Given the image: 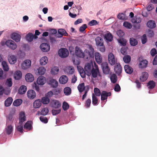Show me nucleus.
<instances>
[{
  "mask_svg": "<svg viewBox=\"0 0 157 157\" xmlns=\"http://www.w3.org/2000/svg\"><path fill=\"white\" fill-rule=\"evenodd\" d=\"M48 83L54 88H56L58 85V82L52 78H49L48 79Z\"/></svg>",
  "mask_w": 157,
  "mask_h": 157,
  "instance_id": "6e6552de",
  "label": "nucleus"
},
{
  "mask_svg": "<svg viewBox=\"0 0 157 157\" xmlns=\"http://www.w3.org/2000/svg\"><path fill=\"white\" fill-rule=\"evenodd\" d=\"M13 83L12 82V78H8L6 82V84L8 86L10 87L12 85Z\"/></svg>",
  "mask_w": 157,
  "mask_h": 157,
  "instance_id": "603ef678",
  "label": "nucleus"
},
{
  "mask_svg": "<svg viewBox=\"0 0 157 157\" xmlns=\"http://www.w3.org/2000/svg\"><path fill=\"white\" fill-rule=\"evenodd\" d=\"M8 60L10 63L14 64L16 62L17 59L15 56L13 55H11L9 56Z\"/></svg>",
  "mask_w": 157,
  "mask_h": 157,
  "instance_id": "412c9836",
  "label": "nucleus"
},
{
  "mask_svg": "<svg viewBox=\"0 0 157 157\" xmlns=\"http://www.w3.org/2000/svg\"><path fill=\"white\" fill-rule=\"evenodd\" d=\"M22 102V100L21 99H17L15 100L13 103V105L16 106H18L20 105Z\"/></svg>",
  "mask_w": 157,
  "mask_h": 157,
  "instance_id": "37998d69",
  "label": "nucleus"
},
{
  "mask_svg": "<svg viewBox=\"0 0 157 157\" xmlns=\"http://www.w3.org/2000/svg\"><path fill=\"white\" fill-rule=\"evenodd\" d=\"M108 60L109 63L112 65L115 64V60L113 54L112 53H109L108 56Z\"/></svg>",
  "mask_w": 157,
  "mask_h": 157,
  "instance_id": "9b49d317",
  "label": "nucleus"
},
{
  "mask_svg": "<svg viewBox=\"0 0 157 157\" xmlns=\"http://www.w3.org/2000/svg\"><path fill=\"white\" fill-rule=\"evenodd\" d=\"M94 55L95 60L97 62L98 64L101 63L102 61L101 55L99 53L96 52L95 53Z\"/></svg>",
  "mask_w": 157,
  "mask_h": 157,
  "instance_id": "a211bd4d",
  "label": "nucleus"
},
{
  "mask_svg": "<svg viewBox=\"0 0 157 157\" xmlns=\"http://www.w3.org/2000/svg\"><path fill=\"white\" fill-rule=\"evenodd\" d=\"M94 65L95 68L91 70V71L87 75L89 76L91 75L92 77L93 78H96L98 76V75L99 76H100V75L98 66L95 63H94Z\"/></svg>",
  "mask_w": 157,
  "mask_h": 157,
  "instance_id": "f257e3e1",
  "label": "nucleus"
},
{
  "mask_svg": "<svg viewBox=\"0 0 157 157\" xmlns=\"http://www.w3.org/2000/svg\"><path fill=\"white\" fill-rule=\"evenodd\" d=\"M22 76V73L20 71H17L14 75V78L15 79L19 80L20 79Z\"/></svg>",
  "mask_w": 157,
  "mask_h": 157,
  "instance_id": "4c0bfd02",
  "label": "nucleus"
},
{
  "mask_svg": "<svg viewBox=\"0 0 157 157\" xmlns=\"http://www.w3.org/2000/svg\"><path fill=\"white\" fill-rule=\"evenodd\" d=\"M117 18L121 20H125L126 17L125 14L123 13H119L117 16Z\"/></svg>",
  "mask_w": 157,
  "mask_h": 157,
  "instance_id": "5fc2aeb1",
  "label": "nucleus"
},
{
  "mask_svg": "<svg viewBox=\"0 0 157 157\" xmlns=\"http://www.w3.org/2000/svg\"><path fill=\"white\" fill-rule=\"evenodd\" d=\"M52 106L55 108H58L61 106L59 102L57 100H53L51 102Z\"/></svg>",
  "mask_w": 157,
  "mask_h": 157,
  "instance_id": "393cba45",
  "label": "nucleus"
},
{
  "mask_svg": "<svg viewBox=\"0 0 157 157\" xmlns=\"http://www.w3.org/2000/svg\"><path fill=\"white\" fill-rule=\"evenodd\" d=\"M41 101L43 104H47L49 103L50 99L47 97H44L42 98Z\"/></svg>",
  "mask_w": 157,
  "mask_h": 157,
  "instance_id": "a18cd8bd",
  "label": "nucleus"
},
{
  "mask_svg": "<svg viewBox=\"0 0 157 157\" xmlns=\"http://www.w3.org/2000/svg\"><path fill=\"white\" fill-rule=\"evenodd\" d=\"M98 22L96 20H93L90 21L88 23V25L91 26L96 25L98 24Z\"/></svg>",
  "mask_w": 157,
  "mask_h": 157,
  "instance_id": "680f3d73",
  "label": "nucleus"
},
{
  "mask_svg": "<svg viewBox=\"0 0 157 157\" xmlns=\"http://www.w3.org/2000/svg\"><path fill=\"white\" fill-rule=\"evenodd\" d=\"M110 79L112 82L115 83L117 81V77L115 74H113L110 77Z\"/></svg>",
  "mask_w": 157,
  "mask_h": 157,
  "instance_id": "ea45409f",
  "label": "nucleus"
},
{
  "mask_svg": "<svg viewBox=\"0 0 157 157\" xmlns=\"http://www.w3.org/2000/svg\"><path fill=\"white\" fill-rule=\"evenodd\" d=\"M148 62L146 60H143L141 61L139 64V67L141 68L146 67L147 65Z\"/></svg>",
  "mask_w": 157,
  "mask_h": 157,
  "instance_id": "473e14b6",
  "label": "nucleus"
},
{
  "mask_svg": "<svg viewBox=\"0 0 157 157\" xmlns=\"http://www.w3.org/2000/svg\"><path fill=\"white\" fill-rule=\"evenodd\" d=\"M94 66L92 61L86 63L84 67V73H86L87 75L89 74L91 71V70L94 68Z\"/></svg>",
  "mask_w": 157,
  "mask_h": 157,
  "instance_id": "7ed1b4c3",
  "label": "nucleus"
},
{
  "mask_svg": "<svg viewBox=\"0 0 157 157\" xmlns=\"http://www.w3.org/2000/svg\"><path fill=\"white\" fill-rule=\"evenodd\" d=\"M21 37V36L20 34L15 33H13L11 35V38L17 42L20 41Z\"/></svg>",
  "mask_w": 157,
  "mask_h": 157,
  "instance_id": "2eb2a0df",
  "label": "nucleus"
},
{
  "mask_svg": "<svg viewBox=\"0 0 157 157\" xmlns=\"http://www.w3.org/2000/svg\"><path fill=\"white\" fill-rule=\"evenodd\" d=\"M32 123L33 122L31 121H28L24 125V128H25L29 130H31L32 127Z\"/></svg>",
  "mask_w": 157,
  "mask_h": 157,
  "instance_id": "a878e982",
  "label": "nucleus"
},
{
  "mask_svg": "<svg viewBox=\"0 0 157 157\" xmlns=\"http://www.w3.org/2000/svg\"><path fill=\"white\" fill-rule=\"evenodd\" d=\"M40 119L41 122L45 123H46L48 122V119L45 117H44L43 116H41L40 117Z\"/></svg>",
  "mask_w": 157,
  "mask_h": 157,
  "instance_id": "338daca9",
  "label": "nucleus"
},
{
  "mask_svg": "<svg viewBox=\"0 0 157 157\" xmlns=\"http://www.w3.org/2000/svg\"><path fill=\"white\" fill-rule=\"evenodd\" d=\"M148 76L147 73L146 72H143L142 74V76L140 77V80L142 82H144L146 80Z\"/></svg>",
  "mask_w": 157,
  "mask_h": 157,
  "instance_id": "c756f323",
  "label": "nucleus"
},
{
  "mask_svg": "<svg viewBox=\"0 0 157 157\" xmlns=\"http://www.w3.org/2000/svg\"><path fill=\"white\" fill-rule=\"evenodd\" d=\"M111 95V92H107L105 91H103L102 92L101 94V100L102 101L106 100L107 99L108 97L110 96Z\"/></svg>",
  "mask_w": 157,
  "mask_h": 157,
  "instance_id": "ddd939ff",
  "label": "nucleus"
},
{
  "mask_svg": "<svg viewBox=\"0 0 157 157\" xmlns=\"http://www.w3.org/2000/svg\"><path fill=\"white\" fill-rule=\"evenodd\" d=\"M62 107L64 110H66L69 109V105L67 102H64L63 104Z\"/></svg>",
  "mask_w": 157,
  "mask_h": 157,
  "instance_id": "052dcab7",
  "label": "nucleus"
},
{
  "mask_svg": "<svg viewBox=\"0 0 157 157\" xmlns=\"http://www.w3.org/2000/svg\"><path fill=\"white\" fill-rule=\"evenodd\" d=\"M49 112L48 109L47 108H44L41 111L40 114L43 115H46Z\"/></svg>",
  "mask_w": 157,
  "mask_h": 157,
  "instance_id": "6e6d98bb",
  "label": "nucleus"
},
{
  "mask_svg": "<svg viewBox=\"0 0 157 157\" xmlns=\"http://www.w3.org/2000/svg\"><path fill=\"white\" fill-rule=\"evenodd\" d=\"M124 62L126 63H128L131 61V58L130 56L126 55L124 56L123 58Z\"/></svg>",
  "mask_w": 157,
  "mask_h": 157,
  "instance_id": "8fccbe9b",
  "label": "nucleus"
},
{
  "mask_svg": "<svg viewBox=\"0 0 157 157\" xmlns=\"http://www.w3.org/2000/svg\"><path fill=\"white\" fill-rule=\"evenodd\" d=\"M75 54L76 56L80 58H83L85 57L84 53L81 48L77 46L75 47Z\"/></svg>",
  "mask_w": 157,
  "mask_h": 157,
  "instance_id": "20e7f679",
  "label": "nucleus"
},
{
  "mask_svg": "<svg viewBox=\"0 0 157 157\" xmlns=\"http://www.w3.org/2000/svg\"><path fill=\"white\" fill-rule=\"evenodd\" d=\"M48 59L46 56H43L40 60V64L42 66L45 65L48 62Z\"/></svg>",
  "mask_w": 157,
  "mask_h": 157,
  "instance_id": "bb28decb",
  "label": "nucleus"
},
{
  "mask_svg": "<svg viewBox=\"0 0 157 157\" xmlns=\"http://www.w3.org/2000/svg\"><path fill=\"white\" fill-rule=\"evenodd\" d=\"M58 54L61 57L66 58L68 56L69 52L67 49L62 48L59 50Z\"/></svg>",
  "mask_w": 157,
  "mask_h": 157,
  "instance_id": "f03ea898",
  "label": "nucleus"
},
{
  "mask_svg": "<svg viewBox=\"0 0 157 157\" xmlns=\"http://www.w3.org/2000/svg\"><path fill=\"white\" fill-rule=\"evenodd\" d=\"M123 25L125 27L129 29H131L132 27V25L131 23L127 21L124 22Z\"/></svg>",
  "mask_w": 157,
  "mask_h": 157,
  "instance_id": "13d9d810",
  "label": "nucleus"
},
{
  "mask_svg": "<svg viewBox=\"0 0 157 157\" xmlns=\"http://www.w3.org/2000/svg\"><path fill=\"white\" fill-rule=\"evenodd\" d=\"M41 101L40 99L35 100L33 103V107L35 108H38L40 107L41 105Z\"/></svg>",
  "mask_w": 157,
  "mask_h": 157,
  "instance_id": "2f4dec72",
  "label": "nucleus"
},
{
  "mask_svg": "<svg viewBox=\"0 0 157 157\" xmlns=\"http://www.w3.org/2000/svg\"><path fill=\"white\" fill-rule=\"evenodd\" d=\"M113 36L110 32L105 34L104 36V39L107 42H111L113 40Z\"/></svg>",
  "mask_w": 157,
  "mask_h": 157,
  "instance_id": "aec40b11",
  "label": "nucleus"
},
{
  "mask_svg": "<svg viewBox=\"0 0 157 157\" xmlns=\"http://www.w3.org/2000/svg\"><path fill=\"white\" fill-rule=\"evenodd\" d=\"M118 41L122 46H124L126 45V41L125 39H124L123 38L119 39Z\"/></svg>",
  "mask_w": 157,
  "mask_h": 157,
  "instance_id": "3c124183",
  "label": "nucleus"
},
{
  "mask_svg": "<svg viewBox=\"0 0 157 157\" xmlns=\"http://www.w3.org/2000/svg\"><path fill=\"white\" fill-rule=\"evenodd\" d=\"M13 127L11 125H9L6 127L5 131L8 135H10L13 132Z\"/></svg>",
  "mask_w": 157,
  "mask_h": 157,
  "instance_id": "6ab92c4d",
  "label": "nucleus"
},
{
  "mask_svg": "<svg viewBox=\"0 0 157 157\" xmlns=\"http://www.w3.org/2000/svg\"><path fill=\"white\" fill-rule=\"evenodd\" d=\"M27 96L30 99H33L36 97V94L34 91L32 90H29L27 92Z\"/></svg>",
  "mask_w": 157,
  "mask_h": 157,
  "instance_id": "4468645a",
  "label": "nucleus"
},
{
  "mask_svg": "<svg viewBox=\"0 0 157 157\" xmlns=\"http://www.w3.org/2000/svg\"><path fill=\"white\" fill-rule=\"evenodd\" d=\"M71 89L70 87H66L63 90L64 94L66 95H69L71 93Z\"/></svg>",
  "mask_w": 157,
  "mask_h": 157,
  "instance_id": "e433bc0d",
  "label": "nucleus"
},
{
  "mask_svg": "<svg viewBox=\"0 0 157 157\" xmlns=\"http://www.w3.org/2000/svg\"><path fill=\"white\" fill-rule=\"evenodd\" d=\"M67 73L68 74H72L74 72V69L73 67H68L66 69Z\"/></svg>",
  "mask_w": 157,
  "mask_h": 157,
  "instance_id": "c03bdc74",
  "label": "nucleus"
},
{
  "mask_svg": "<svg viewBox=\"0 0 157 157\" xmlns=\"http://www.w3.org/2000/svg\"><path fill=\"white\" fill-rule=\"evenodd\" d=\"M89 90V86L88 85H87L86 86V89L85 91V93L82 96V100H83L84 99L86 98L87 95V94L88 91Z\"/></svg>",
  "mask_w": 157,
  "mask_h": 157,
  "instance_id": "bf43d9fd",
  "label": "nucleus"
},
{
  "mask_svg": "<svg viewBox=\"0 0 157 157\" xmlns=\"http://www.w3.org/2000/svg\"><path fill=\"white\" fill-rule=\"evenodd\" d=\"M155 86V82L153 81H150L147 83V86L149 89H151L154 88Z\"/></svg>",
  "mask_w": 157,
  "mask_h": 157,
  "instance_id": "c9c22d12",
  "label": "nucleus"
},
{
  "mask_svg": "<svg viewBox=\"0 0 157 157\" xmlns=\"http://www.w3.org/2000/svg\"><path fill=\"white\" fill-rule=\"evenodd\" d=\"M6 44L10 48L13 50L15 49L17 46L16 43L13 40H8L5 42Z\"/></svg>",
  "mask_w": 157,
  "mask_h": 157,
  "instance_id": "423d86ee",
  "label": "nucleus"
},
{
  "mask_svg": "<svg viewBox=\"0 0 157 157\" xmlns=\"http://www.w3.org/2000/svg\"><path fill=\"white\" fill-rule=\"evenodd\" d=\"M19 123L22 124L26 120L25 113L23 112H21L19 114Z\"/></svg>",
  "mask_w": 157,
  "mask_h": 157,
  "instance_id": "dca6fc26",
  "label": "nucleus"
},
{
  "mask_svg": "<svg viewBox=\"0 0 157 157\" xmlns=\"http://www.w3.org/2000/svg\"><path fill=\"white\" fill-rule=\"evenodd\" d=\"M92 102L94 105H96L98 104V99L97 98L94 94H92Z\"/></svg>",
  "mask_w": 157,
  "mask_h": 157,
  "instance_id": "49530a36",
  "label": "nucleus"
},
{
  "mask_svg": "<svg viewBox=\"0 0 157 157\" xmlns=\"http://www.w3.org/2000/svg\"><path fill=\"white\" fill-rule=\"evenodd\" d=\"M101 67L104 73L107 75L109 73L110 69L107 62L102 63Z\"/></svg>",
  "mask_w": 157,
  "mask_h": 157,
  "instance_id": "0eeeda50",
  "label": "nucleus"
},
{
  "mask_svg": "<svg viewBox=\"0 0 157 157\" xmlns=\"http://www.w3.org/2000/svg\"><path fill=\"white\" fill-rule=\"evenodd\" d=\"M114 71L118 75H120L122 72V67L119 63H117L114 67Z\"/></svg>",
  "mask_w": 157,
  "mask_h": 157,
  "instance_id": "1a4fd4ad",
  "label": "nucleus"
},
{
  "mask_svg": "<svg viewBox=\"0 0 157 157\" xmlns=\"http://www.w3.org/2000/svg\"><path fill=\"white\" fill-rule=\"evenodd\" d=\"M87 86H85V84L84 83H82L80 84L78 86V89L79 92L81 93L84 90L85 91L86 87Z\"/></svg>",
  "mask_w": 157,
  "mask_h": 157,
  "instance_id": "b1692460",
  "label": "nucleus"
},
{
  "mask_svg": "<svg viewBox=\"0 0 157 157\" xmlns=\"http://www.w3.org/2000/svg\"><path fill=\"white\" fill-rule=\"evenodd\" d=\"M147 27L150 29H153L156 27V24L155 21L150 20L148 21L147 23Z\"/></svg>",
  "mask_w": 157,
  "mask_h": 157,
  "instance_id": "cd10ccee",
  "label": "nucleus"
},
{
  "mask_svg": "<svg viewBox=\"0 0 157 157\" xmlns=\"http://www.w3.org/2000/svg\"><path fill=\"white\" fill-rule=\"evenodd\" d=\"M31 61L29 59H26L22 63L21 67L22 69L26 70L31 67Z\"/></svg>",
  "mask_w": 157,
  "mask_h": 157,
  "instance_id": "39448f33",
  "label": "nucleus"
},
{
  "mask_svg": "<svg viewBox=\"0 0 157 157\" xmlns=\"http://www.w3.org/2000/svg\"><path fill=\"white\" fill-rule=\"evenodd\" d=\"M46 81V78L44 77L41 76L38 77L36 82L38 85H43L45 83Z\"/></svg>",
  "mask_w": 157,
  "mask_h": 157,
  "instance_id": "f8f14e48",
  "label": "nucleus"
},
{
  "mask_svg": "<svg viewBox=\"0 0 157 157\" xmlns=\"http://www.w3.org/2000/svg\"><path fill=\"white\" fill-rule=\"evenodd\" d=\"M130 43L131 45L134 46L137 45L138 42L136 39L133 38H131L130 39Z\"/></svg>",
  "mask_w": 157,
  "mask_h": 157,
  "instance_id": "79ce46f5",
  "label": "nucleus"
},
{
  "mask_svg": "<svg viewBox=\"0 0 157 157\" xmlns=\"http://www.w3.org/2000/svg\"><path fill=\"white\" fill-rule=\"evenodd\" d=\"M68 78L66 75H63L60 78L59 81L60 84H64L68 81Z\"/></svg>",
  "mask_w": 157,
  "mask_h": 157,
  "instance_id": "f3484780",
  "label": "nucleus"
},
{
  "mask_svg": "<svg viewBox=\"0 0 157 157\" xmlns=\"http://www.w3.org/2000/svg\"><path fill=\"white\" fill-rule=\"evenodd\" d=\"M96 44L98 46H100L103 44V39L101 37H98L95 39Z\"/></svg>",
  "mask_w": 157,
  "mask_h": 157,
  "instance_id": "c85d7f7f",
  "label": "nucleus"
},
{
  "mask_svg": "<svg viewBox=\"0 0 157 157\" xmlns=\"http://www.w3.org/2000/svg\"><path fill=\"white\" fill-rule=\"evenodd\" d=\"M3 68L5 71H8L9 70V66L6 61H3L2 63Z\"/></svg>",
  "mask_w": 157,
  "mask_h": 157,
  "instance_id": "58836bf2",
  "label": "nucleus"
},
{
  "mask_svg": "<svg viewBox=\"0 0 157 157\" xmlns=\"http://www.w3.org/2000/svg\"><path fill=\"white\" fill-rule=\"evenodd\" d=\"M25 80L28 82H32L34 79L33 75L30 73H28L25 76Z\"/></svg>",
  "mask_w": 157,
  "mask_h": 157,
  "instance_id": "4be33fe9",
  "label": "nucleus"
},
{
  "mask_svg": "<svg viewBox=\"0 0 157 157\" xmlns=\"http://www.w3.org/2000/svg\"><path fill=\"white\" fill-rule=\"evenodd\" d=\"M94 92L95 95L96 96H99L101 94L99 89L97 88H95L94 89Z\"/></svg>",
  "mask_w": 157,
  "mask_h": 157,
  "instance_id": "4d7b16f0",
  "label": "nucleus"
},
{
  "mask_svg": "<svg viewBox=\"0 0 157 157\" xmlns=\"http://www.w3.org/2000/svg\"><path fill=\"white\" fill-rule=\"evenodd\" d=\"M33 38V35L31 33H29L26 35V40L29 42L32 41Z\"/></svg>",
  "mask_w": 157,
  "mask_h": 157,
  "instance_id": "de8ad7c7",
  "label": "nucleus"
},
{
  "mask_svg": "<svg viewBox=\"0 0 157 157\" xmlns=\"http://www.w3.org/2000/svg\"><path fill=\"white\" fill-rule=\"evenodd\" d=\"M117 34L119 37L123 36L124 35V33L122 30H120L117 31Z\"/></svg>",
  "mask_w": 157,
  "mask_h": 157,
  "instance_id": "774afa93",
  "label": "nucleus"
},
{
  "mask_svg": "<svg viewBox=\"0 0 157 157\" xmlns=\"http://www.w3.org/2000/svg\"><path fill=\"white\" fill-rule=\"evenodd\" d=\"M91 103V100L90 99L88 98L86 101L85 103V106L86 108H89Z\"/></svg>",
  "mask_w": 157,
  "mask_h": 157,
  "instance_id": "0e129e2a",
  "label": "nucleus"
},
{
  "mask_svg": "<svg viewBox=\"0 0 157 157\" xmlns=\"http://www.w3.org/2000/svg\"><path fill=\"white\" fill-rule=\"evenodd\" d=\"M33 89L37 91H39L40 90L38 84H37V83L36 84L35 82H34L33 85Z\"/></svg>",
  "mask_w": 157,
  "mask_h": 157,
  "instance_id": "e2e57ef3",
  "label": "nucleus"
},
{
  "mask_svg": "<svg viewBox=\"0 0 157 157\" xmlns=\"http://www.w3.org/2000/svg\"><path fill=\"white\" fill-rule=\"evenodd\" d=\"M59 71L58 67H55L52 68L51 71V72L52 75H55L57 74Z\"/></svg>",
  "mask_w": 157,
  "mask_h": 157,
  "instance_id": "09e8293b",
  "label": "nucleus"
},
{
  "mask_svg": "<svg viewBox=\"0 0 157 157\" xmlns=\"http://www.w3.org/2000/svg\"><path fill=\"white\" fill-rule=\"evenodd\" d=\"M124 69L125 72L128 74H132L133 70V68L128 65L124 66Z\"/></svg>",
  "mask_w": 157,
  "mask_h": 157,
  "instance_id": "5701e85b",
  "label": "nucleus"
},
{
  "mask_svg": "<svg viewBox=\"0 0 157 157\" xmlns=\"http://www.w3.org/2000/svg\"><path fill=\"white\" fill-rule=\"evenodd\" d=\"M89 49L90 51L88 52L89 57H92L94 56V49L91 45H89Z\"/></svg>",
  "mask_w": 157,
  "mask_h": 157,
  "instance_id": "f704fd0d",
  "label": "nucleus"
},
{
  "mask_svg": "<svg viewBox=\"0 0 157 157\" xmlns=\"http://www.w3.org/2000/svg\"><path fill=\"white\" fill-rule=\"evenodd\" d=\"M142 43L145 44L147 41V38L146 34H144L141 38Z\"/></svg>",
  "mask_w": 157,
  "mask_h": 157,
  "instance_id": "69168bd1",
  "label": "nucleus"
},
{
  "mask_svg": "<svg viewBox=\"0 0 157 157\" xmlns=\"http://www.w3.org/2000/svg\"><path fill=\"white\" fill-rule=\"evenodd\" d=\"M26 86L24 85H22L20 87L18 90V93L21 94H24L26 92Z\"/></svg>",
  "mask_w": 157,
  "mask_h": 157,
  "instance_id": "7c9ffc66",
  "label": "nucleus"
},
{
  "mask_svg": "<svg viewBox=\"0 0 157 157\" xmlns=\"http://www.w3.org/2000/svg\"><path fill=\"white\" fill-rule=\"evenodd\" d=\"M40 48L43 52H47L50 49V45L47 43H42L40 46Z\"/></svg>",
  "mask_w": 157,
  "mask_h": 157,
  "instance_id": "9d476101",
  "label": "nucleus"
},
{
  "mask_svg": "<svg viewBox=\"0 0 157 157\" xmlns=\"http://www.w3.org/2000/svg\"><path fill=\"white\" fill-rule=\"evenodd\" d=\"M37 71L39 75H43L45 73L46 71V69L44 67H41L37 69Z\"/></svg>",
  "mask_w": 157,
  "mask_h": 157,
  "instance_id": "a19ab883",
  "label": "nucleus"
},
{
  "mask_svg": "<svg viewBox=\"0 0 157 157\" xmlns=\"http://www.w3.org/2000/svg\"><path fill=\"white\" fill-rule=\"evenodd\" d=\"M58 33L61 35L67 36V33L66 31L63 29H60L58 30Z\"/></svg>",
  "mask_w": 157,
  "mask_h": 157,
  "instance_id": "864d4df0",
  "label": "nucleus"
},
{
  "mask_svg": "<svg viewBox=\"0 0 157 157\" xmlns=\"http://www.w3.org/2000/svg\"><path fill=\"white\" fill-rule=\"evenodd\" d=\"M13 99L11 97L8 98L5 101V105L6 106H10L12 104Z\"/></svg>",
  "mask_w": 157,
  "mask_h": 157,
  "instance_id": "72a5a7b5",
  "label": "nucleus"
}]
</instances>
